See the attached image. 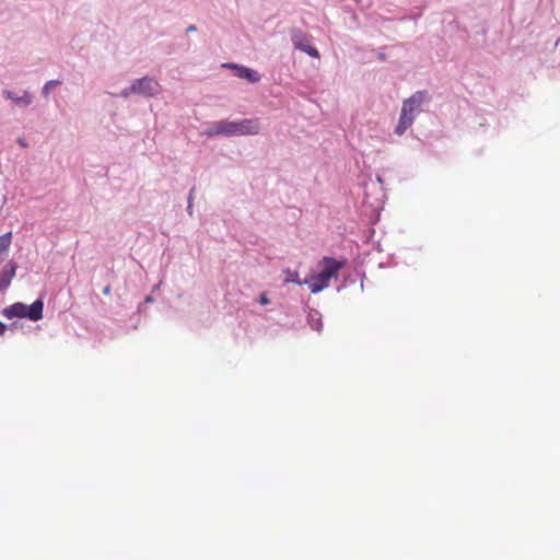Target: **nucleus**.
I'll return each mask as SVG.
<instances>
[{
  "label": "nucleus",
  "instance_id": "obj_8",
  "mask_svg": "<svg viewBox=\"0 0 560 560\" xmlns=\"http://www.w3.org/2000/svg\"><path fill=\"white\" fill-rule=\"evenodd\" d=\"M42 310H44V303L40 300L34 301V303L31 305H25V313H27L28 320H40Z\"/></svg>",
  "mask_w": 560,
  "mask_h": 560
},
{
  "label": "nucleus",
  "instance_id": "obj_19",
  "mask_svg": "<svg viewBox=\"0 0 560 560\" xmlns=\"http://www.w3.org/2000/svg\"><path fill=\"white\" fill-rule=\"evenodd\" d=\"M147 302H148V303L152 302V298H151V296H148V298H147Z\"/></svg>",
  "mask_w": 560,
  "mask_h": 560
},
{
  "label": "nucleus",
  "instance_id": "obj_7",
  "mask_svg": "<svg viewBox=\"0 0 560 560\" xmlns=\"http://www.w3.org/2000/svg\"><path fill=\"white\" fill-rule=\"evenodd\" d=\"M16 273V264L12 260L7 262L2 271H0V292L5 291L10 287V282Z\"/></svg>",
  "mask_w": 560,
  "mask_h": 560
},
{
  "label": "nucleus",
  "instance_id": "obj_14",
  "mask_svg": "<svg viewBox=\"0 0 560 560\" xmlns=\"http://www.w3.org/2000/svg\"><path fill=\"white\" fill-rule=\"evenodd\" d=\"M268 303H269L268 296L266 295V293H261V295H260V304L261 305H267Z\"/></svg>",
  "mask_w": 560,
  "mask_h": 560
},
{
  "label": "nucleus",
  "instance_id": "obj_17",
  "mask_svg": "<svg viewBox=\"0 0 560 560\" xmlns=\"http://www.w3.org/2000/svg\"><path fill=\"white\" fill-rule=\"evenodd\" d=\"M102 292H104V295H108L109 294V285L104 287V291H102Z\"/></svg>",
  "mask_w": 560,
  "mask_h": 560
},
{
  "label": "nucleus",
  "instance_id": "obj_2",
  "mask_svg": "<svg viewBox=\"0 0 560 560\" xmlns=\"http://www.w3.org/2000/svg\"><path fill=\"white\" fill-rule=\"evenodd\" d=\"M319 265V272L313 273L304 279V284L308 285V290H311L313 294H317L328 288L330 280H337L339 270L345 267V261H338L331 257H324Z\"/></svg>",
  "mask_w": 560,
  "mask_h": 560
},
{
  "label": "nucleus",
  "instance_id": "obj_3",
  "mask_svg": "<svg viewBox=\"0 0 560 560\" xmlns=\"http://www.w3.org/2000/svg\"><path fill=\"white\" fill-rule=\"evenodd\" d=\"M425 101V91H418L410 98H406L402 102V108H400L399 122H397L396 135L402 136L404 132L412 126L413 118L419 114L420 106Z\"/></svg>",
  "mask_w": 560,
  "mask_h": 560
},
{
  "label": "nucleus",
  "instance_id": "obj_1",
  "mask_svg": "<svg viewBox=\"0 0 560 560\" xmlns=\"http://www.w3.org/2000/svg\"><path fill=\"white\" fill-rule=\"evenodd\" d=\"M257 133H259L258 119L214 121L206 130V136L209 138H214L218 136H256Z\"/></svg>",
  "mask_w": 560,
  "mask_h": 560
},
{
  "label": "nucleus",
  "instance_id": "obj_16",
  "mask_svg": "<svg viewBox=\"0 0 560 560\" xmlns=\"http://www.w3.org/2000/svg\"><path fill=\"white\" fill-rule=\"evenodd\" d=\"M196 31V27L194 25H190L187 27V33H192Z\"/></svg>",
  "mask_w": 560,
  "mask_h": 560
},
{
  "label": "nucleus",
  "instance_id": "obj_13",
  "mask_svg": "<svg viewBox=\"0 0 560 560\" xmlns=\"http://www.w3.org/2000/svg\"><path fill=\"white\" fill-rule=\"evenodd\" d=\"M131 94H137V91H129L127 88V89L122 90V92H120V96L124 98H127Z\"/></svg>",
  "mask_w": 560,
  "mask_h": 560
},
{
  "label": "nucleus",
  "instance_id": "obj_9",
  "mask_svg": "<svg viewBox=\"0 0 560 560\" xmlns=\"http://www.w3.org/2000/svg\"><path fill=\"white\" fill-rule=\"evenodd\" d=\"M3 315H5L7 318H26L25 313V304L23 303H13L10 305V307L5 308L3 311Z\"/></svg>",
  "mask_w": 560,
  "mask_h": 560
},
{
  "label": "nucleus",
  "instance_id": "obj_10",
  "mask_svg": "<svg viewBox=\"0 0 560 560\" xmlns=\"http://www.w3.org/2000/svg\"><path fill=\"white\" fill-rule=\"evenodd\" d=\"M3 96H5L7 100H12V102L18 105L27 106L32 103V96L27 91H24L21 96L14 95V93L11 91H3Z\"/></svg>",
  "mask_w": 560,
  "mask_h": 560
},
{
  "label": "nucleus",
  "instance_id": "obj_15",
  "mask_svg": "<svg viewBox=\"0 0 560 560\" xmlns=\"http://www.w3.org/2000/svg\"><path fill=\"white\" fill-rule=\"evenodd\" d=\"M4 331H7V326L0 322V337L3 336Z\"/></svg>",
  "mask_w": 560,
  "mask_h": 560
},
{
  "label": "nucleus",
  "instance_id": "obj_12",
  "mask_svg": "<svg viewBox=\"0 0 560 560\" xmlns=\"http://www.w3.org/2000/svg\"><path fill=\"white\" fill-rule=\"evenodd\" d=\"M60 84V81L58 80H50L48 82H46V84H44V88H43V96L44 97H47L49 96V92L56 88L57 85Z\"/></svg>",
  "mask_w": 560,
  "mask_h": 560
},
{
  "label": "nucleus",
  "instance_id": "obj_4",
  "mask_svg": "<svg viewBox=\"0 0 560 560\" xmlns=\"http://www.w3.org/2000/svg\"><path fill=\"white\" fill-rule=\"evenodd\" d=\"M129 91H137L139 95L145 97L155 96L159 93V83L151 77H142L132 82Z\"/></svg>",
  "mask_w": 560,
  "mask_h": 560
},
{
  "label": "nucleus",
  "instance_id": "obj_5",
  "mask_svg": "<svg viewBox=\"0 0 560 560\" xmlns=\"http://www.w3.org/2000/svg\"><path fill=\"white\" fill-rule=\"evenodd\" d=\"M292 44L295 49L308 55L312 58H318V51L308 42V35L300 30L292 31Z\"/></svg>",
  "mask_w": 560,
  "mask_h": 560
},
{
  "label": "nucleus",
  "instance_id": "obj_11",
  "mask_svg": "<svg viewBox=\"0 0 560 560\" xmlns=\"http://www.w3.org/2000/svg\"><path fill=\"white\" fill-rule=\"evenodd\" d=\"M285 273H287L285 282H292V283H295L298 285H302L303 284V281H301L299 279V272L292 271L290 269H287Z\"/></svg>",
  "mask_w": 560,
  "mask_h": 560
},
{
  "label": "nucleus",
  "instance_id": "obj_6",
  "mask_svg": "<svg viewBox=\"0 0 560 560\" xmlns=\"http://www.w3.org/2000/svg\"><path fill=\"white\" fill-rule=\"evenodd\" d=\"M222 67L225 69H230L234 71V75L241 78L243 80L248 81L249 83H257L261 79L259 73L249 69L245 66H237L235 63H222Z\"/></svg>",
  "mask_w": 560,
  "mask_h": 560
},
{
  "label": "nucleus",
  "instance_id": "obj_18",
  "mask_svg": "<svg viewBox=\"0 0 560 560\" xmlns=\"http://www.w3.org/2000/svg\"><path fill=\"white\" fill-rule=\"evenodd\" d=\"M19 143H21V145L25 148V142L24 141L19 140Z\"/></svg>",
  "mask_w": 560,
  "mask_h": 560
}]
</instances>
